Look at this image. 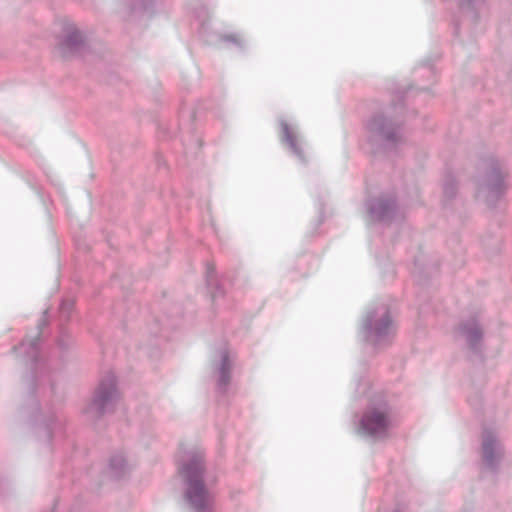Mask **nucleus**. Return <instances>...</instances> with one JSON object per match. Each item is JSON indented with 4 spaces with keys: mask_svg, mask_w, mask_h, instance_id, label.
Returning a JSON list of instances; mask_svg holds the SVG:
<instances>
[{
    "mask_svg": "<svg viewBox=\"0 0 512 512\" xmlns=\"http://www.w3.org/2000/svg\"><path fill=\"white\" fill-rule=\"evenodd\" d=\"M284 137L291 147L294 148L296 146V137L290 132L287 126L284 127Z\"/></svg>",
    "mask_w": 512,
    "mask_h": 512,
    "instance_id": "20e7f679",
    "label": "nucleus"
},
{
    "mask_svg": "<svg viewBox=\"0 0 512 512\" xmlns=\"http://www.w3.org/2000/svg\"><path fill=\"white\" fill-rule=\"evenodd\" d=\"M113 393H114V388H113V384L111 383L110 388L107 391H105V392L99 391L98 392V401L104 405L107 400H109L110 398L113 397Z\"/></svg>",
    "mask_w": 512,
    "mask_h": 512,
    "instance_id": "7ed1b4c3",
    "label": "nucleus"
},
{
    "mask_svg": "<svg viewBox=\"0 0 512 512\" xmlns=\"http://www.w3.org/2000/svg\"><path fill=\"white\" fill-rule=\"evenodd\" d=\"M390 423L387 411L384 408L374 407L365 412L361 427L368 434L379 435L386 432Z\"/></svg>",
    "mask_w": 512,
    "mask_h": 512,
    "instance_id": "f03ea898",
    "label": "nucleus"
},
{
    "mask_svg": "<svg viewBox=\"0 0 512 512\" xmlns=\"http://www.w3.org/2000/svg\"><path fill=\"white\" fill-rule=\"evenodd\" d=\"M202 463L200 459H196L192 462L191 466H184L181 468L180 473L188 480L189 490L188 497L191 503L201 508L206 502L207 496L204 490L203 484L199 477L202 474Z\"/></svg>",
    "mask_w": 512,
    "mask_h": 512,
    "instance_id": "f257e3e1",
    "label": "nucleus"
},
{
    "mask_svg": "<svg viewBox=\"0 0 512 512\" xmlns=\"http://www.w3.org/2000/svg\"><path fill=\"white\" fill-rule=\"evenodd\" d=\"M226 362H227V358L225 357L224 358V364H223L224 366L226 365Z\"/></svg>",
    "mask_w": 512,
    "mask_h": 512,
    "instance_id": "39448f33",
    "label": "nucleus"
}]
</instances>
